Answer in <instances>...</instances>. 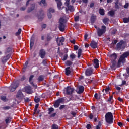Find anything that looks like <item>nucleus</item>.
<instances>
[{"label":"nucleus","instance_id":"1","mask_svg":"<svg viewBox=\"0 0 129 129\" xmlns=\"http://www.w3.org/2000/svg\"><path fill=\"white\" fill-rule=\"evenodd\" d=\"M105 120L108 124L113 123V115L111 112H108L106 114L105 116Z\"/></svg>","mask_w":129,"mask_h":129},{"label":"nucleus","instance_id":"2","mask_svg":"<svg viewBox=\"0 0 129 129\" xmlns=\"http://www.w3.org/2000/svg\"><path fill=\"white\" fill-rule=\"evenodd\" d=\"M65 19L61 17L59 20L58 29L60 32H64L65 31Z\"/></svg>","mask_w":129,"mask_h":129},{"label":"nucleus","instance_id":"3","mask_svg":"<svg viewBox=\"0 0 129 129\" xmlns=\"http://www.w3.org/2000/svg\"><path fill=\"white\" fill-rule=\"evenodd\" d=\"M102 28H98V31H97V35L98 37H101L103 34H105L106 32V26L103 25L101 27Z\"/></svg>","mask_w":129,"mask_h":129},{"label":"nucleus","instance_id":"4","mask_svg":"<svg viewBox=\"0 0 129 129\" xmlns=\"http://www.w3.org/2000/svg\"><path fill=\"white\" fill-rule=\"evenodd\" d=\"M19 84L18 83H13L11 84L9 87L10 92H14V91H15V90H16V89L19 87Z\"/></svg>","mask_w":129,"mask_h":129},{"label":"nucleus","instance_id":"5","mask_svg":"<svg viewBox=\"0 0 129 129\" xmlns=\"http://www.w3.org/2000/svg\"><path fill=\"white\" fill-rule=\"evenodd\" d=\"M66 94L67 95H71V94H72L74 91V88H71L70 86H68L67 88H66Z\"/></svg>","mask_w":129,"mask_h":129},{"label":"nucleus","instance_id":"6","mask_svg":"<svg viewBox=\"0 0 129 129\" xmlns=\"http://www.w3.org/2000/svg\"><path fill=\"white\" fill-rule=\"evenodd\" d=\"M24 90L27 94H32L33 93V90H32V87L31 86H26L24 88Z\"/></svg>","mask_w":129,"mask_h":129},{"label":"nucleus","instance_id":"7","mask_svg":"<svg viewBox=\"0 0 129 129\" xmlns=\"http://www.w3.org/2000/svg\"><path fill=\"white\" fill-rule=\"evenodd\" d=\"M39 56L41 59H44L45 58V56H46V51H45V49H41L40 50Z\"/></svg>","mask_w":129,"mask_h":129},{"label":"nucleus","instance_id":"8","mask_svg":"<svg viewBox=\"0 0 129 129\" xmlns=\"http://www.w3.org/2000/svg\"><path fill=\"white\" fill-rule=\"evenodd\" d=\"M56 42L58 46H62V45H63V42H65V38L61 37L57 40H56Z\"/></svg>","mask_w":129,"mask_h":129},{"label":"nucleus","instance_id":"9","mask_svg":"<svg viewBox=\"0 0 129 129\" xmlns=\"http://www.w3.org/2000/svg\"><path fill=\"white\" fill-rule=\"evenodd\" d=\"M54 38V35L52 33H48L46 35V41L47 42H50Z\"/></svg>","mask_w":129,"mask_h":129},{"label":"nucleus","instance_id":"10","mask_svg":"<svg viewBox=\"0 0 129 129\" xmlns=\"http://www.w3.org/2000/svg\"><path fill=\"white\" fill-rule=\"evenodd\" d=\"M97 42H95L94 40H92L90 44V46H91L92 49H96V48H97Z\"/></svg>","mask_w":129,"mask_h":129},{"label":"nucleus","instance_id":"11","mask_svg":"<svg viewBox=\"0 0 129 129\" xmlns=\"http://www.w3.org/2000/svg\"><path fill=\"white\" fill-rule=\"evenodd\" d=\"M93 72V70L91 68L87 69L85 72L86 76H90Z\"/></svg>","mask_w":129,"mask_h":129},{"label":"nucleus","instance_id":"12","mask_svg":"<svg viewBox=\"0 0 129 129\" xmlns=\"http://www.w3.org/2000/svg\"><path fill=\"white\" fill-rule=\"evenodd\" d=\"M129 56V52L127 51L126 52H124L121 56L120 58H122L123 60H124L125 62L126 61L125 58H127Z\"/></svg>","mask_w":129,"mask_h":129},{"label":"nucleus","instance_id":"13","mask_svg":"<svg viewBox=\"0 0 129 129\" xmlns=\"http://www.w3.org/2000/svg\"><path fill=\"white\" fill-rule=\"evenodd\" d=\"M124 44V41L123 40H121L119 43L117 44L116 48L117 50H121V47H122V45Z\"/></svg>","mask_w":129,"mask_h":129},{"label":"nucleus","instance_id":"14","mask_svg":"<svg viewBox=\"0 0 129 129\" xmlns=\"http://www.w3.org/2000/svg\"><path fill=\"white\" fill-rule=\"evenodd\" d=\"M39 20H43L44 19V11L41 9L39 11V15L38 16Z\"/></svg>","mask_w":129,"mask_h":129},{"label":"nucleus","instance_id":"15","mask_svg":"<svg viewBox=\"0 0 129 129\" xmlns=\"http://www.w3.org/2000/svg\"><path fill=\"white\" fill-rule=\"evenodd\" d=\"M109 58H110L111 61H116V59H117V54H116V53L111 54Z\"/></svg>","mask_w":129,"mask_h":129},{"label":"nucleus","instance_id":"16","mask_svg":"<svg viewBox=\"0 0 129 129\" xmlns=\"http://www.w3.org/2000/svg\"><path fill=\"white\" fill-rule=\"evenodd\" d=\"M93 65L95 68H98L99 67V60L97 58L94 59Z\"/></svg>","mask_w":129,"mask_h":129},{"label":"nucleus","instance_id":"17","mask_svg":"<svg viewBox=\"0 0 129 129\" xmlns=\"http://www.w3.org/2000/svg\"><path fill=\"white\" fill-rule=\"evenodd\" d=\"M17 98H23L24 97V94L22 92V91L19 90L16 95Z\"/></svg>","mask_w":129,"mask_h":129},{"label":"nucleus","instance_id":"18","mask_svg":"<svg viewBox=\"0 0 129 129\" xmlns=\"http://www.w3.org/2000/svg\"><path fill=\"white\" fill-rule=\"evenodd\" d=\"M34 77V75H31L30 76L29 78V82L30 84L32 85V86H35V84H34V82L32 81Z\"/></svg>","mask_w":129,"mask_h":129},{"label":"nucleus","instance_id":"19","mask_svg":"<svg viewBox=\"0 0 129 129\" xmlns=\"http://www.w3.org/2000/svg\"><path fill=\"white\" fill-rule=\"evenodd\" d=\"M83 91H84V87L83 86H80L77 93L78 94H81V93H83Z\"/></svg>","mask_w":129,"mask_h":129},{"label":"nucleus","instance_id":"20","mask_svg":"<svg viewBox=\"0 0 129 129\" xmlns=\"http://www.w3.org/2000/svg\"><path fill=\"white\" fill-rule=\"evenodd\" d=\"M122 63H123V64H124V63H125V61L123 60L121 57H120L118 61V63H117L118 67H120V65H121Z\"/></svg>","mask_w":129,"mask_h":129},{"label":"nucleus","instance_id":"21","mask_svg":"<svg viewBox=\"0 0 129 129\" xmlns=\"http://www.w3.org/2000/svg\"><path fill=\"white\" fill-rule=\"evenodd\" d=\"M40 6H42V4H43L44 8H46L47 7V3L46 2V0H41L40 2H38Z\"/></svg>","mask_w":129,"mask_h":129},{"label":"nucleus","instance_id":"22","mask_svg":"<svg viewBox=\"0 0 129 129\" xmlns=\"http://www.w3.org/2000/svg\"><path fill=\"white\" fill-rule=\"evenodd\" d=\"M70 67H67L65 69V73H66V75H69V74H70L71 73V71H70Z\"/></svg>","mask_w":129,"mask_h":129},{"label":"nucleus","instance_id":"23","mask_svg":"<svg viewBox=\"0 0 129 129\" xmlns=\"http://www.w3.org/2000/svg\"><path fill=\"white\" fill-rule=\"evenodd\" d=\"M34 10H35V5L32 4L31 7L28 9L27 13H31Z\"/></svg>","mask_w":129,"mask_h":129},{"label":"nucleus","instance_id":"24","mask_svg":"<svg viewBox=\"0 0 129 129\" xmlns=\"http://www.w3.org/2000/svg\"><path fill=\"white\" fill-rule=\"evenodd\" d=\"M13 52V48L9 47L6 49L5 54H9V53H12Z\"/></svg>","mask_w":129,"mask_h":129},{"label":"nucleus","instance_id":"25","mask_svg":"<svg viewBox=\"0 0 129 129\" xmlns=\"http://www.w3.org/2000/svg\"><path fill=\"white\" fill-rule=\"evenodd\" d=\"M56 3H57V8L59 10H61V9H62V2L60 1H57L56 2Z\"/></svg>","mask_w":129,"mask_h":129},{"label":"nucleus","instance_id":"26","mask_svg":"<svg viewBox=\"0 0 129 129\" xmlns=\"http://www.w3.org/2000/svg\"><path fill=\"white\" fill-rule=\"evenodd\" d=\"M44 75H40L38 77L37 80L39 82H41V81H44Z\"/></svg>","mask_w":129,"mask_h":129},{"label":"nucleus","instance_id":"27","mask_svg":"<svg viewBox=\"0 0 129 129\" xmlns=\"http://www.w3.org/2000/svg\"><path fill=\"white\" fill-rule=\"evenodd\" d=\"M40 100H41V98L39 97V96H36L35 97L34 101L35 103H38V102H40Z\"/></svg>","mask_w":129,"mask_h":129},{"label":"nucleus","instance_id":"28","mask_svg":"<svg viewBox=\"0 0 129 129\" xmlns=\"http://www.w3.org/2000/svg\"><path fill=\"white\" fill-rule=\"evenodd\" d=\"M58 102H59V103H64L65 102V98H59L57 100Z\"/></svg>","mask_w":129,"mask_h":129},{"label":"nucleus","instance_id":"29","mask_svg":"<svg viewBox=\"0 0 129 129\" xmlns=\"http://www.w3.org/2000/svg\"><path fill=\"white\" fill-rule=\"evenodd\" d=\"M54 107L55 108H58V107L60 106V103L59 102L57 101V100H56L55 102V103H54Z\"/></svg>","mask_w":129,"mask_h":129},{"label":"nucleus","instance_id":"30","mask_svg":"<svg viewBox=\"0 0 129 129\" xmlns=\"http://www.w3.org/2000/svg\"><path fill=\"white\" fill-rule=\"evenodd\" d=\"M99 13L101 16H104V15H105V13H104V9H100L99 10Z\"/></svg>","mask_w":129,"mask_h":129},{"label":"nucleus","instance_id":"31","mask_svg":"<svg viewBox=\"0 0 129 129\" xmlns=\"http://www.w3.org/2000/svg\"><path fill=\"white\" fill-rule=\"evenodd\" d=\"M111 62L112 63L111 68H114L116 66V60H111Z\"/></svg>","mask_w":129,"mask_h":129},{"label":"nucleus","instance_id":"32","mask_svg":"<svg viewBox=\"0 0 129 129\" xmlns=\"http://www.w3.org/2000/svg\"><path fill=\"white\" fill-rule=\"evenodd\" d=\"M108 15H109V16H111V17H113V16L115 15V12H114V11L111 10L108 12Z\"/></svg>","mask_w":129,"mask_h":129},{"label":"nucleus","instance_id":"33","mask_svg":"<svg viewBox=\"0 0 129 129\" xmlns=\"http://www.w3.org/2000/svg\"><path fill=\"white\" fill-rule=\"evenodd\" d=\"M11 119L12 118H11V117H7V118L5 119L6 124H8V123H10V122H11Z\"/></svg>","mask_w":129,"mask_h":129},{"label":"nucleus","instance_id":"34","mask_svg":"<svg viewBox=\"0 0 129 129\" xmlns=\"http://www.w3.org/2000/svg\"><path fill=\"white\" fill-rule=\"evenodd\" d=\"M109 21V19L107 18H105L104 19H103V23H104L105 25H107V24H108Z\"/></svg>","mask_w":129,"mask_h":129},{"label":"nucleus","instance_id":"35","mask_svg":"<svg viewBox=\"0 0 129 129\" xmlns=\"http://www.w3.org/2000/svg\"><path fill=\"white\" fill-rule=\"evenodd\" d=\"M95 20H96V18L94 16H92L91 18V24H94V22H95Z\"/></svg>","mask_w":129,"mask_h":129},{"label":"nucleus","instance_id":"36","mask_svg":"<svg viewBox=\"0 0 129 129\" xmlns=\"http://www.w3.org/2000/svg\"><path fill=\"white\" fill-rule=\"evenodd\" d=\"M82 53V49L81 48H79L78 49V58H80L81 56V54Z\"/></svg>","mask_w":129,"mask_h":129},{"label":"nucleus","instance_id":"37","mask_svg":"<svg viewBox=\"0 0 129 129\" xmlns=\"http://www.w3.org/2000/svg\"><path fill=\"white\" fill-rule=\"evenodd\" d=\"M54 111V108L51 107L48 109V114H51Z\"/></svg>","mask_w":129,"mask_h":129},{"label":"nucleus","instance_id":"38","mask_svg":"<svg viewBox=\"0 0 129 129\" xmlns=\"http://www.w3.org/2000/svg\"><path fill=\"white\" fill-rule=\"evenodd\" d=\"M73 64V62L71 61V60H67L66 62V65L67 66H71Z\"/></svg>","mask_w":129,"mask_h":129},{"label":"nucleus","instance_id":"39","mask_svg":"<svg viewBox=\"0 0 129 129\" xmlns=\"http://www.w3.org/2000/svg\"><path fill=\"white\" fill-rule=\"evenodd\" d=\"M21 33H22V29L19 28L18 31L16 33L15 35L16 36H19V35H21Z\"/></svg>","mask_w":129,"mask_h":129},{"label":"nucleus","instance_id":"40","mask_svg":"<svg viewBox=\"0 0 129 129\" xmlns=\"http://www.w3.org/2000/svg\"><path fill=\"white\" fill-rule=\"evenodd\" d=\"M67 58H68V55L66 54L62 57H61V59L62 61H66V60H67Z\"/></svg>","mask_w":129,"mask_h":129},{"label":"nucleus","instance_id":"41","mask_svg":"<svg viewBox=\"0 0 129 129\" xmlns=\"http://www.w3.org/2000/svg\"><path fill=\"white\" fill-rule=\"evenodd\" d=\"M8 59L7 58V57H5L4 56L2 59V62L3 63V64H5L7 62V61H8Z\"/></svg>","mask_w":129,"mask_h":129},{"label":"nucleus","instance_id":"42","mask_svg":"<svg viewBox=\"0 0 129 129\" xmlns=\"http://www.w3.org/2000/svg\"><path fill=\"white\" fill-rule=\"evenodd\" d=\"M116 32H117V30L115 28L113 29L111 32V35H113V36H115V34H116Z\"/></svg>","mask_w":129,"mask_h":129},{"label":"nucleus","instance_id":"43","mask_svg":"<svg viewBox=\"0 0 129 129\" xmlns=\"http://www.w3.org/2000/svg\"><path fill=\"white\" fill-rule=\"evenodd\" d=\"M123 20V22L125 23V24L129 23V17L124 18Z\"/></svg>","mask_w":129,"mask_h":129},{"label":"nucleus","instance_id":"44","mask_svg":"<svg viewBox=\"0 0 129 129\" xmlns=\"http://www.w3.org/2000/svg\"><path fill=\"white\" fill-rule=\"evenodd\" d=\"M52 129H59V126L56 124H53L52 125Z\"/></svg>","mask_w":129,"mask_h":129},{"label":"nucleus","instance_id":"45","mask_svg":"<svg viewBox=\"0 0 129 129\" xmlns=\"http://www.w3.org/2000/svg\"><path fill=\"white\" fill-rule=\"evenodd\" d=\"M3 109L4 110H9V109H11V106H6L3 107Z\"/></svg>","mask_w":129,"mask_h":129},{"label":"nucleus","instance_id":"46","mask_svg":"<svg viewBox=\"0 0 129 129\" xmlns=\"http://www.w3.org/2000/svg\"><path fill=\"white\" fill-rule=\"evenodd\" d=\"M48 12L50 13H55V9H54L52 8H50L48 9Z\"/></svg>","mask_w":129,"mask_h":129},{"label":"nucleus","instance_id":"47","mask_svg":"<svg viewBox=\"0 0 129 129\" xmlns=\"http://www.w3.org/2000/svg\"><path fill=\"white\" fill-rule=\"evenodd\" d=\"M34 46V41L32 40V39L30 40V49L32 50V48Z\"/></svg>","mask_w":129,"mask_h":129},{"label":"nucleus","instance_id":"48","mask_svg":"<svg viewBox=\"0 0 129 129\" xmlns=\"http://www.w3.org/2000/svg\"><path fill=\"white\" fill-rule=\"evenodd\" d=\"M1 100H3V101H7V97L5 96H2L1 97Z\"/></svg>","mask_w":129,"mask_h":129},{"label":"nucleus","instance_id":"49","mask_svg":"<svg viewBox=\"0 0 129 129\" xmlns=\"http://www.w3.org/2000/svg\"><path fill=\"white\" fill-rule=\"evenodd\" d=\"M100 127H101V122H100V121H99L98 125L96 126V129H100Z\"/></svg>","mask_w":129,"mask_h":129},{"label":"nucleus","instance_id":"50","mask_svg":"<svg viewBox=\"0 0 129 129\" xmlns=\"http://www.w3.org/2000/svg\"><path fill=\"white\" fill-rule=\"evenodd\" d=\"M70 57L71 58V59H75L76 55H75V54H74V53H73L72 54H71L70 55Z\"/></svg>","mask_w":129,"mask_h":129},{"label":"nucleus","instance_id":"51","mask_svg":"<svg viewBox=\"0 0 129 129\" xmlns=\"http://www.w3.org/2000/svg\"><path fill=\"white\" fill-rule=\"evenodd\" d=\"M24 100L25 102H29V101H31V100L29 98H24Z\"/></svg>","mask_w":129,"mask_h":129},{"label":"nucleus","instance_id":"52","mask_svg":"<svg viewBox=\"0 0 129 129\" xmlns=\"http://www.w3.org/2000/svg\"><path fill=\"white\" fill-rule=\"evenodd\" d=\"M47 28V24H43L41 25V28L42 30H44V29H46Z\"/></svg>","mask_w":129,"mask_h":129},{"label":"nucleus","instance_id":"53","mask_svg":"<svg viewBox=\"0 0 129 129\" xmlns=\"http://www.w3.org/2000/svg\"><path fill=\"white\" fill-rule=\"evenodd\" d=\"M117 125L118 126H120V127H122L123 126V124L121 122H118Z\"/></svg>","mask_w":129,"mask_h":129},{"label":"nucleus","instance_id":"54","mask_svg":"<svg viewBox=\"0 0 129 129\" xmlns=\"http://www.w3.org/2000/svg\"><path fill=\"white\" fill-rule=\"evenodd\" d=\"M47 17L49 19H52V14L50 12L47 13Z\"/></svg>","mask_w":129,"mask_h":129},{"label":"nucleus","instance_id":"55","mask_svg":"<svg viewBox=\"0 0 129 129\" xmlns=\"http://www.w3.org/2000/svg\"><path fill=\"white\" fill-rule=\"evenodd\" d=\"M68 10H69V11L72 12V10H73V6H68Z\"/></svg>","mask_w":129,"mask_h":129},{"label":"nucleus","instance_id":"56","mask_svg":"<svg viewBox=\"0 0 129 129\" xmlns=\"http://www.w3.org/2000/svg\"><path fill=\"white\" fill-rule=\"evenodd\" d=\"M112 98H113V96H110V97L109 98V99L108 100H107L106 101L107 102H110V101H111V99H112Z\"/></svg>","mask_w":129,"mask_h":129},{"label":"nucleus","instance_id":"57","mask_svg":"<svg viewBox=\"0 0 129 129\" xmlns=\"http://www.w3.org/2000/svg\"><path fill=\"white\" fill-rule=\"evenodd\" d=\"M39 108V104H37L34 108L35 111H37L38 110V108Z\"/></svg>","mask_w":129,"mask_h":129},{"label":"nucleus","instance_id":"58","mask_svg":"<svg viewBox=\"0 0 129 129\" xmlns=\"http://www.w3.org/2000/svg\"><path fill=\"white\" fill-rule=\"evenodd\" d=\"M42 64H43V65H44V66H46L47 65V61L46 60V59L43 60Z\"/></svg>","mask_w":129,"mask_h":129},{"label":"nucleus","instance_id":"59","mask_svg":"<svg viewBox=\"0 0 129 129\" xmlns=\"http://www.w3.org/2000/svg\"><path fill=\"white\" fill-rule=\"evenodd\" d=\"M65 106H66V105H60V107H59L60 110H62V109L65 108Z\"/></svg>","mask_w":129,"mask_h":129},{"label":"nucleus","instance_id":"60","mask_svg":"<svg viewBox=\"0 0 129 129\" xmlns=\"http://www.w3.org/2000/svg\"><path fill=\"white\" fill-rule=\"evenodd\" d=\"M110 89V88H109V87H108L107 88L105 89V91L106 93H108Z\"/></svg>","mask_w":129,"mask_h":129},{"label":"nucleus","instance_id":"61","mask_svg":"<svg viewBox=\"0 0 129 129\" xmlns=\"http://www.w3.org/2000/svg\"><path fill=\"white\" fill-rule=\"evenodd\" d=\"M57 114V113H53L52 114H51L50 115V117L52 118V117H55V116H56V115Z\"/></svg>","mask_w":129,"mask_h":129},{"label":"nucleus","instance_id":"62","mask_svg":"<svg viewBox=\"0 0 129 129\" xmlns=\"http://www.w3.org/2000/svg\"><path fill=\"white\" fill-rule=\"evenodd\" d=\"M26 79V77L25 76H23L22 78L20 79V81H24Z\"/></svg>","mask_w":129,"mask_h":129},{"label":"nucleus","instance_id":"63","mask_svg":"<svg viewBox=\"0 0 129 129\" xmlns=\"http://www.w3.org/2000/svg\"><path fill=\"white\" fill-rule=\"evenodd\" d=\"M66 2L65 3V5L67 7H69V2L70 1H68V0H66Z\"/></svg>","mask_w":129,"mask_h":129},{"label":"nucleus","instance_id":"64","mask_svg":"<svg viewBox=\"0 0 129 129\" xmlns=\"http://www.w3.org/2000/svg\"><path fill=\"white\" fill-rule=\"evenodd\" d=\"M86 128L87 129H90L91 128V125H90V124H88L86 126Z\"/></svg>","mask_w":129,"mask_h":129}]
</instances>
